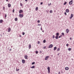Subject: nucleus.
<instances>
[{
    "instance_id": "46",
    "label": "nucleus",
    "mask_w": 74,
    "mask_h": 74,
    "mask_svg": "<svg viewBox=\"0 0 74 74\" xmlns=\"http://www.w3.org/2000/svg\"><path fill=\"white\" fill-rule=\"evenodd\" d=\"M58 74H60V72L59 71Z\"/></svg>"
},
{
    "instance_id": "59",
    "label": "nucleus",
    "mask_w": 74,
    "mask_h": 74,
    "mask_svg": "<svg viewBox=\"0 0 74 74\" xmlns=\"http://www.w3.org/2000/svg\"><path fill=\"white\" fill-rule=\"evenodd\" d=\"M1 14V13H0V15Z\"/></svg>"
},
{
    "instance_id": "37",
    "label": "nucleus",
    "mask_w": 74,
    "mask_h": 74,
    "mask_svg": "<svg viewBox=\"0 0 74 74\" xmlns=\"http://www.w3.org/2000/svg\"><path fill=\"white\" fill-rule=\"evenodd\" d=\"M5 19H6V17H7V14H5Z\"/></svg>"
},
{
    "instance_id": "32",
    "label": "nucleus",
    "mask_w": 74,
    "mask_h": 74,
    "mask_svg": "<svg viewBox=\"0 0 74 74\" xmlns=\"http://www.w3.org/2000/svg\"><path fill=\"white\" fill-rule=\"evenodd\" d=\"M50 13H52V10H51L50 11Z\"/></svg>"
},
{
    "instance_id": "9",
    "label": "nucleus",
    "mask_w": 74,
    "mask_h": 74,
    "mask_svg": "<svg viewBox=\"0 0 74 74\" xmlns=\"http://www.w3.org/2000/svg\"><path fill=\"white\" fill-rule=\"evenodd\" d=\"M66 33H68L69 32V29H66Z\"/></svg>"
},
{
    "instance_id": "21",
    "label": "nucleus",
    "mask_w": 74,
    "mask_h": 74,
    "mask_svg": "<svg viewBox=\"0 0 74 74\" xmlns=\"http://www.w3.org/2000/svg\"><path fill=\"white\" fill-rule=\"evenodd\" d=\"M68 50L69 51H71V48H69L68 49Z\"/></svg>"
},
{
    "instance_id": "1",
    "label": "nucleus",
    "mask_w": 74,
    "mask_h": 74,
    "mask_svg": "<svg viewBox=\"0 0 74 74\" xmlns=\"http://www.w3.org/2000/svg\"><path fill=\"white\" fill-rule=\"evenodd\" d=\"M19 16L20 17V18H23V14H19Z\"/></svg>"
},
{
    "instance_id": "24",
    "label": "nucleus",
    "mask_w": 74,
    "mask_h": 74,
    "mask_svg": "<svg viewBox=\"0 0 74 74\" xmlns=\"http://www.w3.org/2000/svg\"><path fill=\"white\" fill-rule=\"evenodd\" d=\"M58 36H56V39H58Z\"/></svg>"
},
{
    "instance_id": "23",
    "label": "nucleus",
    "mask_w": 74,
    "mask_h": 74,
    "mask_svg": "<svg viewBox=\"0 0 74 74\" xmlns=\"http://www.w3.org/2000/svg\"><path fill=\"white\" fill-rule=\"evenodd\" d=\"M20 4L21 7H22V6H23V4H22V3H20Z\"/></svg>"
},
{
    "instance_id": "43",
    "label": "nucleus",
    "mask_w": 74,
    "mask_h": 74,
    "mask_svg": "<svg viewBox=\"0 0 74 74\" xmlns=\"http://www.w3.org/2000/svg\"><path fill=\"white\" fill-rule=\"evenodd\" d=\"M41 24H38V26H41Z\"/></svg>"
},
{
    "instance_id": "53",
    "label": "nucleus",
    "mask_w": 74,
    "mask_h": 74,
    "mask_svg": "<svg viewBox=\"0 0 74 74\" xmlns=\"http://www.w3.org/2000/svg\"><path fill=\"white\" fill-rule=\"evenodd\" d=\"M51 4V3H50V5H49V6Z\"/></svg>"
},
{
    "instance_id": "31",
    "label": "nucleus",
    "mask_w": 74,
    "mask_h": 74,
    "mask_svg": "<svg viewBox=\"0 0 74 74\" xmlns=\"http://www.w3.org/2000/svg\"><path fill=\"white\" fill-rule=\"evenodd\" d=\"M35 64V62H34L32 63V64L33 65Z\"/></svg>"
},
{
    "instance_id": "4",
    "label": "nucleus",
    "mask_w": 74,
    "mask_h": 74,
    "mask_svg": "<svg viewBox=\"0 0 74 74\" xmlns=\"http://www.w3.org/2000/svg\"><path fill=\"white\" fill-rule=\"evenodd\" d=\"M69 4L70 5H71L73 4V0H72L69 2Z\"/></svg>"
},
{
    "instance_id": "58",
    "label": "nucleus",
    "mask_w": 74,
    "mask_h": 74,
    "mask_svg": "<svg viewBox=\"0 0 74 74\" xmlns=\"http://www.w3.org/2000/svg\"><path fill=\"white\" fill-rule=\"evenodd\" d=\"M59 54H58V56H59Z\"/></svg>"
},
{
    "instance_id": "15",
    "label": "nucleus",
    "mask_w": 74,
    "mask_h": 74,
    "mask_svg": "<svg viewBox=\"0 0 74 74\" xmlns=\"http://www.w3.org/2000/svg\"><path fill=\"white\" fill-rule=\"evenodd\" d=\"M8 6L9 8L10 7H11V4H10V3L8 4Z\"/></svg>"
},
{
    "instance_id": "39",
    "label": "nucleus",
    "mask_w": 74,
    "mask_h": 74,
    "mask_svg": "<svg viewBox=\"0 0 74 74\" xmlns=\"http://www.w3.org/2000/svg\"><path fill=\"white\" fill-rule=\"evenodd\" d=\"M14 11H15V9H13V13H14Z\"/></svg>"
},
{
    "instance_id": "50",
    "label": "nucleus",
    "mask_w": 74,
    "mask_h": 74,
    "mask_svg": "<svg viewBox=\"0 0 74 74\" xmlns=\"http://www.w3.org/2000/svg\"><path fill=\"white\" fill-rule=\"evenodd\" d=\"M12 50V49H10L9 50V51H11Z\"/></svg>"
},
{
    "instance_id": "25",
    "label": "nucleus",
    "mask_w": 74,
    "mask_h": 74,
    "mask_svg": "<svg viewBox=\"0 0 74 74\" xmlns=\"http://www.w3.org/2000/svg\"><path fill=\"white\" fill-rule=\"evenodd\" d=\"M43 43H45V42H46V40H44L43 41Z\"/></svg>"
},
{
    "instance_id": "17",
    "label": "nucleus",
    "mask_w": 74,
    "mask_h": 74,
    "mask_svg": "<svg viewBox=\"0 0 74 74\" xmlns=\"http://www.w3.org/2000/svg\"><path fill=\"white\" fill-rule=\"evenodd\" d=\"M38 7H36L35 8L36 11H38Z\"/></svg>"
},
{
    "instance_id": "12",
    "label": "nucleus",
    "mask_w": 74,
    "mask_h": 74,
    "mask_svg": "<svg viewBox=\"0 0 74 74\" xmlns=\"http://www.w3.org/2000/svg\"><path fill=\"white\" fill-rule=\"evenodd\" d=\"M8 32H11V28H9L8 29Z\"/></svg>"
},
{
    "instance_id": "10",
    "label": "nucleus",
    "mask_w": 74,
    "mask_h": 74,
    "mask_svg": "<svg viewBox=\"0 0 74 74\" xmlns=\"http://www.w3.org/2000/svg\"><path fill=\"white\" fill-rule=\"evenodd\" d=\"M23 12V11L22 10H20L19 11V13H22V12Z\"/></svg>"
},
{
    "instance_id": "28",
    "label": "nucleus",
    "mask_w": 74,
    "mask_h": 74,
    "mask_svg": "<svg viewBox=\"0 0 74 74\" xmlns=\"http://www.w3.org/2000/svg\"><path fill=\"white\" fill-rule=\"evenodd\" d=\"M62 35H63V36H64V33L62 32Z\"/></svg>"
},
{
    "instance_id": "2",
    "label": "nucleus",
    "mask_w": 74,
    "mask_h": 74,
    "mask_svg": "<svg viewBox=\"0 0 74 74\" xmlns=\"http://www.w3.org/2000/svg\"><path fill=\"white\" fill-rule=\"evenodd\" d=\"M49 56H47L45 58V60H48V59L49 58Z\"/></svg>"
},
{
    "instance_id": "33",
    "label": "nucleus",
    "mask_w": 74,
    "mask_h": 74,
    "mask_svg": "<svg viewBox=\"0 0 74 74\" xmlns=\"http://www.w3.org/2000/svg\"><path fill=\"white\" fill-rule=\"evenodd\" d=\"M46 12H47V13H48V12H49V10H46Z\"/></svg>"
},
{
    "instance_id": "20",
    "label": "nucleus",
    "mask_w": 74,
    "mask_h": 74,
    "mask_svg": "<svg viewBox=\"0 0 74 74\" xmlns=\"http://www.w3.org/2000/svg\"><path fill=\"white\" fill-rule=\"evenodd\" d=\"M29 49H30V48H31V45H29Z\"/></svg>"
},
{
    "instance_id": "35",
    "label": "nucleus",
    "mask_w": 74,
    "mask_h": 74,
    "mask_svg": "<svg viewBox=\"0 0 74 74\" xmlns=\"http://www.w3.org/2000/svg\"><path fill=\"white\" fill-rule=\"evenodd\" d=\"M40 41H38V44H40Z\"/></svg>"
},
{
    "instance_id": "47",
    "label": "nucleus",
    "mask_w": 74,
    "mask_h": 74,
    "mask_svg": "<svg viewBox=\"0 0 74 74\" xmlns=\"http://www.w3.org/2000/svg\"><path fill=\"white\" fill-rule=\"evenodd\" d=\"M42 4H43V3L42 2H41L40 3L41 5H42Z\"/></svg>"
},
{
    "instance_id": "55",
    "label": "nucleus",
    "mask_w": 74,
    "mask_h": 74,
    "mask_svg": "<svg viewBox=\"0 0 74 74\" xmlns=\"http://www.w3.org/2000/svg\"><path fill=\"white\" fill-rule=\"evenodd\" d=\"M20 37H22V36H21V35H20Z\"/></svg>"
},
{
    "instance_id": "11",
    "label": "nucleus",
    "mask_w": 74,
    "mask_h": 74,
    "mask_svg": "<svg viewBox=\"0 0 74 74\" xmlns=\"http://www.w3.org/2000/svg\"><path fill=\"white\" fill-rule=\"evenodd\" d=\"M28 57V56L27 55H25V58L26 59H27Z\"/></svg>"
},
{
    "instance_id": "41",
    "label": "nucleus",
    "mask_w": 74,
    "mask_h": 74,
    "mask_svg": "<svg viewBox=\"0 0 74 74\" xmlns=\"http://www.w3.org/2000/svg\"><path fill=\"white\" fill-rule=\"evenodd\" d=\"M62 35H61L60 36H59V38H60L61 37H62Z\"/></svg>"
},
{
    "instance_id": "48",
    "label": "nucleus",
    "mask_w": 74,
    "mask_h": 74,
    "mask_svg": "<svg viewBox=\"0 0 74 74\" xmlns=\"http://www.w3.org/2000/svg\"><path fill=\"white\" fill-rule=\"evenodd\" d=\"M40 30H42V27H41V28H40Z\"/></svg>"
},
{
    "instance_id": "19",
    "label": "nucleus",
    "mask_w": 74,
    "mask_h": 74,
    "mask_svg": "<svg viewBox=\"0 0 74 74\" xmlns=\"http://www.w3.org/2000/svg\"><path fill=\"white\" fill-rule=\"evenodd\" d=\"M56 36H59V34L58 33H57L56 34Z\"/></svg>"
},
{
    "instance_id": "52",
    "label": "nucleus",
    "mask_w": 74,
    "mask_h": 74,
    "mask_svg": "<svg viewBox=\"0 0 74 74\" xmlns=\"http://www.w3.org/2000/svg\"><path fill=\"white\" fill-rule=\"evenodd\" d=\"M25 1H27V0H25Z\"/></svg>"
},
{
    "instance_id": "14",
    "label": "nucleus",
    "mask_w": 74,
    "mask_h": 74,
    "mask_svg": "<svg viewBox=\"0 0 74 74\" xmlns=\"http://www.w3.org/2000/svg\"><path fill=\"white\" fill-rule=\"evenodd\" d=\"M66 12L68 13L69 12V9H66Z\"/></svg>"
},
{
    "instance_id": "26",
    "label": "nucleus",
    "mask_w": 74,
    "mask_h": 74,
    "mask_svg": "<svg viewBox=\"0 0 74 74\" xmlns=\"http://www.w3.org/2000/svg\"><path fill=\"white\" fill-rule=\"evenodd\" d=\"M67 4V2H65V3H64V5H66Z\"/></svg>"
},
{
    "instance_id": "30",
    "label": "nucleus",
    "mask_w": 74,
    "mask_h": 74,
    "mask_svg": "<svg viewBox=\"0 0 74 74\" xmlns=\"http://www.w3.org/2000/svg\"><path fill=\"white\" fill-rule=\"evenodd\" d=\"M46 46H45V47H43V49H46Z\"/></svg>"
},
{
    "instance_id": "5",
    "label": "nucleus",
    "mask_w": 74,
    "mask_h": 74,
    "mask_svg": "<svg viewBox=\"0 0 74 74\" xmlns=\"http://www.w3.org/2000/svg\"><path fill=\"white\" fill-rule=\"evenodd\" d=\"M52 47H53V45L51 44L49 47V48H52Z\"/></svg>"
},
{
    "instance_id": "8",
    "label": "nucleus",
    "mask_w": 74,
    "mask_h": 74,
    "mask_svg": "<svg viewBox=\"0 0 74 74\" xmlns=\"http://www.w3.org/2000/svg\"><path fill=\"white\" fill-rule=\"evenodd\" d=\"M22 63H25V60H22Z\"/></svg>"
},
{
    "instance_id": "16",
    "label": "nucleus",
    "mask_w": 74,
    "mask_h": 74,
    "mask_svg": "<svg viewBox=\"0 0 74 74\" xmlns=\"http://www.w3.org/2000/svg\"><path fill=\"white\" fill-rule=\"evenodd\" d=\"M35 68V66H32V67H31V69H34V68Z\"/></svg>"
},
{
    "instance_id": "29",
    "label": "nucleus",
    "mask_w": 74,
    "mask_h": 74,
    "mask_svg": "<svg viewBox=\"0 0 74 74\" xmlns=\"http://www.w3.org/2000/svg\"><path fill=\"white\" fill-rule=\"evenodd\" d=\"M55 37V35H53V36H52V38L53 39H54Z\"/></svg>"
},
{
    "instance_id": "38",
    "label": "nucleus",
    "mask_w": 74,
    "mask_h": 74,
    "mask_svg": "<svg viewBox=\"0 0 74 74\" xmlns=\"http://www.w3.org/2000/svg\"><path fill=\"white\" fill-rule=\"evenodd\" d=\"M25 34V32H23V33H22L23 35H24Z\"/></svg>"
},
{
    "instance_id": "42",
    "label": "nucleus",
    "mask_w": 74,
    "mask_h": 74,
    "mask_svg": "<svg viewBox=\"0 0 74 74\" xmlns=\"http://www.w3.org/2000/svg\"><path fill=\"white\" fill-rule=\"evenodd\" d=\"M69 45L68 44H66V46H67V47H68V46H69Z\"/></svg>"
},
{
    "instance_id": "13",
    "label": "nucleus",
    "mask_w": 74,
    "mask_h": 74,
    "mask_svg": "<svg viewBox=\"0 0 74 74\" xmlns=\"http://www.w3.org/2000/svg\"><path fill=\"white\" fill-rule=\"evenodd\" d=\"M3 20H0V23H3Z\"/></svg>"
},
{
    "instance_id": "27",
    "label": "nucleus",
    "mask_w": 74,
    "mask_h": 74,
    "mask_svg": "<svg viewBox=\"0 0 74 74\" xmlns=\"http://www.w3.org/2000/svg\"><path fill=\"white\" fill-rule=\"evenodd\" d=\"M38 51H36V54H38Z\"/></svg>"
},
{
    "instance_id": "44",
    "label": "nucleus",
    "mask_w": 74,
    "mask_h": 74,
    "mask_svg": "<svg viewBox=\"0 0 74 74\" xmlns=\"http://www.w3.org/2000/svg\"><path fill=\"white\" fill-rule=\"evenodd\" d=\"M3 10H5V7H3Z\"/></svg>"
},
{
    "instance_id": "22",
    "label": "nucleus",
    "mask_w": 74,
    "mask_h": 74,
    "mask_svg": "<svg viewBox=\"0 0 74 74\" xmlns=\"http://www.w3.org/2000/svg\"><path fill=\"white\" fill-rule=\"evenodd\" d=\"M15 21H18V18H15Z\"/></svg>"
},
{
    "instance_id": "49",
    "label": "nucleus",
    "mask_w": 74,
    "mask_h": 74,
    "mask_svg": "<svg viewBox=\"0 0 74 74\" xmlns=\"http://www.w3.org/2000/svg\"><path fill=\"white\" fill-rule=\"evenodd\" d=\"M70 40H72V38H70Z\"/></svg>"
},
{
    "instance_id": "54",
    "label": "nucleus",
    "mask_w": 74,
    "mask_h": 74,
    "mask_svg": "<svg viewBox=\"0 0 74 74\" xmlns=\"http://www.w3.org/2000/svg\"><path fill=\"white\" fill-rule=\"evenodd\" d=\"M8 0H6V1H8Z\"/></svg>"
},
{
    "instance_id": "36",
    "label": "nucleus",
    "mask_w": 74,
    "mask_h": 74,
    "mask_svg": "<svg viewBox=\"0 0 74 74\" xmlns=\"http://www.w3.org/2000/svg\"><path fill=\"white\" fill-rule=\"evenodd\" d=\"M19 69H16V71H19Z\"/></svg>"
},
{
    "instance_id": "3",
    "label": "nucleus",
    "mask_w": 74,
    "mask_h": 74,
    "mask_svg": "<svg viewBox=\"0 0 74 74\" xmlns=\"http://www.w3.org/2000/svg\"><path fill=\"white\" fill-rule=\"evenodd\" d=\"M47 70H48V73H50V68L49 67H48Z\"/></svg>"
},
{
    "instance_id": "56",
    "label": "nucleus",
    "mask_w": 74,
    "mask_h": 74,
    "mask_svg": "<svg viewBox=\"0 0 74 74\" xmlns=\"http://www.w3.org/2000/svg\"><path fill=\"white\" fill-rule=\"evenodd\" d=\"M61 73H63V71L61 72Z\"/></svg>"
},
{
    "instance_id": "45",
    "label": "nucleus",
    "mask_w": 74,
    "mask_h": 74,
    "mask_svg": "<svg viewBox=\"0 0 74 74\" xmlns=\"http://www.w3.org/2000/svg\"><path fill=\"white\" fill-rule=\"evenodd\" d=\"M64 14L65 15H67V14L66 13V12L64 13Z\"/></svg>"
},
{
    "instance_id": "6",
    "label": "nucleus",
    "mask_w": 74,
    "mask_h": 74,
    "mask_svg": "<svg viewBox=\"0 0 74 74\" xmlns=\"http://www.w3.org/2000/svg\"><path fill=\"white\" fill-rule=\"evenodd\" d=\"M71 17H70V19H72V18L73 17V14H71Z\"/></svg>"
},
{
    "instance_id": "7",
    "label": "nucleus",
    "mask_w": 74,
    "mask_h": 74,
    "mask_svg": "<svg viewBox=\"0 0 74 74\" xmlns=\"http://www.w3.org/2000/svg\"><path fill=\"white\" fill-rule=\"evenodd\" d=\"M65 70H69V67H66L65 68Z\"/></svg>"
},
{
    "instance_id": "57",
    "label": "nucleus",
    "mask_w": 74,
    "mask_h": 74,
    "mask_svg": "<svg viewBox=\"0 0 74 74\" xmlns=\"http://www.w3.org/2000/svg\"><path fill=\"white\" fill-rule=\"evenodd\" d=\"M42 32H43L44 33V31H42Z\"/></svg>"
},
{
    "instance_id": "34",
    "label": "nucleus",
    "mask_w": 74,
    "mask_h": 74,
    "mask_svg": "<svg viewBox=\"0 0 74 74\" xmlns=\"http://www.w3.org/2000/svg\"><path fill=\"white\" fill-rule=\"evenodd\" d=\"M58 51H60V48H58L57 49Z\"/></svg>"
},
{
    "instance_id": "40",
    "label": "nucleus",
    "mask_w": 74,
    "mask_h": 74,
    "mask_svg": "<svg viewBox=\"0 0 74 74\" xmlns=\"http://www.w3.org/2000/svg\"><path fill=\"white\" fill-rule=\"evenodd\" d=\"M37 22L38 23H40V20H38Z\"/></svg>"
},
{
    "instance_id": "51",
    "label": "nucleus",
    "mask_w": 74,
    "mask_h": 74,
    "mask_svg": "<svg viewBox=\"0 0 74 74\" xmlns=\"http://www.w3.org/2000/svg\"><path fill=\"white\" fill-rule=\"evenodd\" d=\"M40 53H42V51H40Z\"/></svg>"
},
{
    "instance_id": "18",
    "label": "nucleus",
    "mask_w": 74,
    "mask_h": 74,
    "mask_svg": "<svg viewBox=\"0 0 74 74\" xmlns=\"http://www.w3.org/2000/svg\"><path fill=\"white\" fill-rule=\"evenodd\" d=\"M57 49V47H55L54 48L53 50L54 51H55L56 49Z\"/></svg>"
},
{
    "instance_id": "60",
    "label": "nucleus",
    "mask_w": 74,
    "mask_h": 74,
    "mask_svg": "<svg viewBox=\"0 0 74 74\" xmlns=\"http://www.w3.org/2000/svg\"><path fill=\"white\" fill-rule=\"evenodd\" d=\"M56 74H57V73H56Z\"/></svg>"
}]
</instances>
